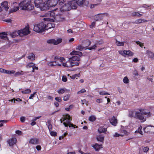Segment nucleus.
Returning a JSON list of instances; mask_svg holds the SVG:
<instances>
[{"instance_id": "nucleus-58", "label": "nucleus", "mask_w": 154, "mask_h": 154, "mask_svg": "<svg viewBox=\"0 0 154 154\" xmlns=\"http://www.w3.org/2000/svg\"><path fill=\"white\" fill-rule=\"evenodd\" d=\"M7 122V120H3L0 121V127L2 126H3V124L2 123V122Z\"/></svg>"}, {"instance_id": "nucleus-22", "label": "nucleus", "mask_w": 154, "mask_h": 154, "mask_svg": "<svg viewBox=\"0 0 154 154\" xmlns=\"http://www.w3.org/2000/svg\"><path fill=\"white\" fill-rule=\"evenodd\" d=\"M69 3L71 5V9H75L77 8L78 4L76 2H73L72 1H70L69 2Z\"/></svg>"}, {"instance_id": "nucleus-34", "label": "nucleus", "mask_w": 154, "mask_h": 154, "mask_svg": "<svg viewBox=\"0 0 154 154\" xmlns=\"http://www.w3.org/2000/svg\"><path fill=\"white\" fill-rule=\"evenodd\" d=\"M148 57L149 58L154 59V54L151 51H148L147 52Z\"/></svg>"}, {"instance_id": "nucleus-13", "label": "nucleus", "mask_w": 154, "mask_h": 154, "mask_svg": "<svg viewBox=\"0 0 154 154\" xmlns=\"http://www.w3.org/2000/svg\"><path fill=\"white\" fill-rule=\"evenodd\" d=\"M71 9V7L69 2L68 3L65 4L60 8L61 11H69Z\"/></svg>"}, {"instance_id": "nucleus-43", "label": "nucleus", "mask_w": 154, "mask_h": 154, "mask_svg": "<svg viewBox=\"0 0 154 154\" xmlns=\"http://www.w3.org/2000/svg\"><path fill=\"white\" fill-rule=\"evenodd\" d=\"M15 72V71L14 70H12L11 71L6 70L5 73L8 74H14Z\"/></svg>"}, {"instance_id": "nucleus-10", "label": "nucleus", "mask_w": 154, "mask_h": 154, "mask_svg": "<svg viewBox=\"0 0 154 154\" xmlns=\"http://www.w3.org/2000/svg\"><path fill=\"white\" fill-rule=\"evenodd\" d=\"M119 52L120 54L125 57L126 56H127L128 57H131L134 54V53L130 50L120 51H119Z\"/></svg>"}, {"instance_id": "nucleus-33", "label": "nucleus", "mask_w": 154, "mask_h": 154, "mask_svg": "<svg viewBox=\"0 0 154 154\" xmlns=\"http://www.w3.org/2000/svg\"><path fill=\"white\" fill-rule=\"evenodd\" d=\"M35 64L34 63L32 62H30L28 63L26 65V67L27 68H30L32 67V68L33 66L35 65Z\"/></svg>"}, {"instance_id": "nucleus-4", "label": "nucleus", "mask_w": 154, "mask_h": 154, "mask_svg": "<svg viewBox=\"0 0 154 154\" xmlns=\"http://www.w3.org/2000/svg\"><path fill=\"white\" fill-rule=\"evenodd\" d=\"M34 3L35 7L39 8L41 11L46 10L45 1L44 0H35Z\"/></svg>"}, {"instance_id": "nucleus-19", "label": "nucleus", "mask_w": 154, "mask_h": 154, "mask_svg": "<svg viewBox=\"0 0 154 154\" xmlns=\"http://www.w3.org/2000/svg\"><path fill=\"white\" fill-rule=\"evenodd\" d=\"M110 123L112 125L116 126L117 123V120L116 118L113 116V117L110 119Z\"/></svg>"}, {"instance_id": "nucleus-11", "label": "nucleus", "mask_w": 154, "mask_h": 154, "mask_svg": "<svg viewBox=\"0 0 154 154\" xmlns=\"http://www.w3.org/2000/svg\"><path fill=\"white\" fill-rule=\"evenodd\" d=\"M29 25L27 24V25L24 29L19 31L20 35H21L22 34L24 35L29 34L30 32V31L29 30Z\"/></svg>"}, {"instance_id": "nucleus-50", "label": "nucleus", "mask_w": 154, "mask_h": 154, "mask_svg": "<svg viewBox=\"0 0 154 154\" xmlns=\"http://www.w3.org/2000/svg\"><path fill=\"white\" fill-rule=\"evenodd\" d=\"M143 152H147L149 150V147L148 146H146L144 147V148L143 149Z\"/></svg>"}, {"instance_id": "nucleus-32", "label": "nucleus", "mask_w": 154, "mask_h": 154, "mask_svg": "<svg viewBox=\"0 0 154 154\" xmlns=\"http://www.w3.org/2000/svg\"><path fill=\"white\" fill-rule=\"evenodd\" d=\"M84 2L85 0H78L76 2L79 6L82 7L84 5Z\"/></svg>"}, {"instance_id": "nucleus-64", "label": "nucleus", "mask_w": 154, "mask_h": 154, "mask_svg": "<svg viewBox=\"0 0 154 154\" xmlns=\"http://www.w3.org/2000/svg\"><path fill=\"white\" fill-rule=\"evenodd\" d=\"M68 126H69V127H74V128H75V125H74L72 124L70 122H69V123L68 124Z\"/></svg>"}, {"instance_id": "nucleus-41", "label": "nucleus", "mask_w": 154, "mask_h": 154, "mask_svg": "<svg viewBox=\"0 0 154 154\" xmlns=\"http://www.w3.org/2000/svg\"><path fill=\"white\" fill-rule=\"evenodd\" d=\"M96 119V117L94 116H91L89 118V120L91 122H93Z\"/></svg>"}, {"instance_id": "nucleus-8", "label": "nucleus", "mask_w": 154, "mask_h": 154, "mask_svg": "<svg viewBox=\"0 0 154 154\" xmlns=\"http://www.w3.org/2000/svg\"><path fill=\"white\" fill-rule=\"evenodd\" d=\"M50 19L48 18H44V20L45 21H49ZM55 26V25L53 23H50L49 22H45V30H48V29L53 28Z\"/></svg>"}, {"instance_id": "nucleus-21", "label": "nucleus", "mask_w": 154, "mask_h": 154, "mask_svg": "<svg viewBox=\"0 0 154 154\" xmlns=\"http://www.w3.org/2000/svg\"><path fill=\"white\" fill-rule=\"evenodd\" d=\"M8 2L7 1H5L1 3V5L2 7L4 8L5 10L7 11L8 9L9 8L8 7Z\"/></svg>"}, {"instance_id": "nucleus-37", "label": "nucleus", "mask_w": 154, "mask_h": 154, "mask_svg": "<svg viewBox=\"0 0 154 154\" xmlns=\"http://www.w3.org/2000/svg\"><path fill=\"white\" fill-rule=\"evenodd\" d=\"M132 15L133 16H137L138 17H140L142 16V14L139 13L137 12H135L132 13Z\"/></svg>"}, {"instance_id": "nucleus-63", "label": "nucleus", "mask_w": 154, "mask_h": 154, "mask_svg": "<svg viewBox=\"0 0 154 154\" xmlns=\"http://www.w3.org/2000/svg\"><path fill=\"white\" fill-rule=\"evenodd\" d=\"M98 5V4H91V5L90 6V8H94L95 6H97Z\"/></svg>"}, {"instance_id": "nucleus-59", "label": "nucleus", "mask_w": 154, "mask_h": 154, "mask_svg": "<svg viewBox=\"0 0 154 154\" xmlns=\"http://www.w3.org/2000/svg\"><path fill=\"white\" fill-rule=\"evenodd\" d=\"M6 71V70L2 68L0 69V72L2 73H5V72Z\"/></svg>"}, {"instance_id": "nucleus-31", "label": "nucleus", "mask_w": 154, "mask_h": 154, "mask_svg": "<svg viewBox=\"0 0 154 154\" xmlns=\"http://www.w3.org/2000/svg\"><path fill=\"white\" fill-rule=\"evenodd\" d=\"M25 73L26 72H23L22 71H20V72H15L14 75L15 77H17L19 76L20 75H24Z\"/></svg>"}, {"instance_id": "nucleus-57", "label": "nucleus", "mask_w": 154, "mask_h": 154, "mask_svg": "<svg viewBox=\"0 0 154 154\" xmlns=\"http://www.w3.org/2000/svg\"><path fill=\"white\" fill-rule=\"evenodd\" d=\"M95 23L94 22H92L91 24L90 25V27L91 28H92L93 27H94L95 26Z\"/></svg>"}, {"instance_id": "nucleus-35", "label": "nucleus", "mask_w": 154, "mask_h": 154, "mask_svg": "<svg viewBox=\"0 0 154 154\" xmlns=\"http://www.w3.org/2000/svg\"><path fill=\"white\" fill-rule=\"evenodd\" d=\"M142 127L141 126H140L138 128L137 130L136 131H135V133H138L141 134V135H143V132L142 131Z\"/></svg>"}, {"instance_id": "nucleus-27", "label": "nucleus", "mask_w": 154, "mask_h": 154, "mask_svg": "<svg viewBox=\"0 0 154 154\" xmlns=\"http://www.w3.org/2000/svg\"><path fill=\"white\" fill-rule=\"evenodd\" d=\"M27 58L32 61H34L35 59V55L33 53H30L28 54Z\"/></svg>"}, {"instance_id": "nucleus-56", "label": "nucleus", "mask_w": 154, "mask_h": 154, "mask_svg": "<svg viewBox=\"0 0 154 154\" xmlns=\"http://www.w3.org/2000/svg\"><path fill=\"white\" fill-rule=\"evenodd\" d=\"M36 148L37 150L39 151L41 150L42 147L41 146H40V145H37L36 146Z\"/></svg>"}, {"instance_id": "nucleus-36", "label": "nucleus", "mask_w": 154, "mask_h": 154, "mask_svg": "<svg viewBox=\"0 0 154 154\" xmlns=\"http://www.w3.org/2000/svg\"><path fill=\"white\" fill-rule=\"evenodd\" d=\"M116 44L118 46H124V42H120L116 40Z\"/></svg>"}, {"instance_id": "nucleus-16", "label": "nucleus", "mask_w": 154, "mask_h": 154, "mask_svg": "<svg viewBox=\"0 0 154 154\" xmlns=\"http://www.w3.org/2000/svg\"><path fill=\"white\" fill-rule=\"evenodd\" d=\"M39 140L36 138H32L30 139L29 143L33 145H36L39 144Z\"/></svg>"}, {"instance_id": "nucleus-60", "label": "nucleus", "mask_w": 154, "mask_h": 154, "mask_svg": "<svg viewBox=\"0 0 154 154\" xmlns=\"http://www.w3.org/2000/svg\"><path fill=\"white\" fill-rule=\"evenodd\" d=\"M36 93V92H34L29 97V99H33L32 98L34 97V95Z\"/></svg>"}, {"instance_id": "nucleus-52", "label": "nucleus", "mask_w": 154, "mask_h": 154, "mask_svg": "<svg viewBox=\"0 0 154 154\" xmlns=\"http://www.w3.org/2000/svg\"><path fill=\"white\" fill-rule=\"evenodd\" d=\"M55 100L57 102H60L62 101V100L60 97H57L55 98Z\"/></svg>"}, {"instance_id": "nucleus-3", "label": "nucleus", "mask_w": 154, "mask_h": 154, "mask_svg": "<svg viewBox=\"0 0 154 154\" xmlns=\"http://www.w3.org/2000/svg\"><path fill=\"white\" fill-rule=\"evenodd\" d=\"M19 6L22 8V9L24 10H30L34 8V6L31 4V2L28 1L26 3V1H23L19 4Z\"/></svg>"}, {"instance_id": "nucleus-1", "label": "nucleus", "mask_w": 154, "mask_h": 154, "mask_svg": "<svg viewBox=\"0 0 154 154\" xmlns=\"http://www.w3.org/2000/svg\"><path fill=\"white\" fill-rule=\"evenodd\" d=\"M70 55H73L65 63H62L64 67L71 68L75 66H78L80 60V57L82 56V53L80 51H73L70 53Z\"/></svg>"}, {"instance_id": "nucleus-44", "label": "nucleus", "mask_w": 154, "mask_h": 154, "mask_svg": "<svg viewBox=\"0 0 154 154\" xmlns=\"http://www.w3.org/2000/svg\"><path fill=\"white\" fill-rule=\"evenodd\" d=\"M70 97L69 94H67L64 96L63 100L64 101H67L69 99Z\"/></svg>"}, {"instance_id": "nucleus-12", "label": "nucleus", "mask_w": 154, "mask_h": 154, "mask_svg": "<svg viewBox=\"0 0 154 154\" xmlns=\"http://www.w3.org/2000/svg\"><path fill=\"white\" fill-rule=\"evenodd\" d=\"M62 42V39L61 38H58L57 40L54 39H50L47 41V43L48 44H53L54 45H57Z\"/></svg>"}, {"instance_id": "nucleus-25", "label": "nucleus", "mask_w": 154, "mask_h": 154, "mask_svg": "<svg viewBox=\"0 0 154 154\" xmlns=\"http://www.w3.org/2000/svg\"><path fill=\"white\" fill-rule=\"evenodd\" d=\"M102 145H99L97 143H96L95 145H93L92 146L96 150H99L100 148H102Z\"/></svg>"}, {"instance_id": "nucleus-48", "label": "nucleus", "mask_w": 154, "mask_h": 154, "mask_svg": "<svg viewBox=\"0 0 154 154\" xmlns=\"http://www.w3.org/2000/svg\"><path fill=\"white\" fill-rule=\"evenodd\" d=\"M86 91L84 88H82L77 92V94H81L86 92Z\"/></svg>"}, {"instance_id": "nucleus-49", "label": "nucleus", "mask_w": 154, "mask_h": 154, "mask_svg": "<svg viewBox=\"0 0 154 154\" xmlns=\"http://www.w3.org/2000/svg\"><path fill=\"white\" fill-rule=\"evenodd\" d=\"M64 0H58L57 1V4H58L59 5H61L63 4Z\"/></svg>"}, {"instance_id": "nucleus-38", "label": "nucleus", "mask_w": 154, "mask_h": 154, "mask_svg": "<svg viewBox=\"0 0 154 154\" xmlns=\"http://www.w3.org/2000/svg\"><path fill=\"white\" fill-rule=\"evenodd\" d=\"M31 92V90L29 89H27L21 91V93L24 94H29Z\"/></svg>"}, {"instance_id": "nucleus-40", "label": "nucleus", "mask_w": 154, "mask_h": 154, "mask_svg": "<svg viewBox=\"0 0 154 154\" xmlns=\"http://www.w3.org/2000/svg\"><path fill=\"white\" fill-rule=\"evenodd\" d=\"M59 94H63L65 92V90L63 88H61L57 91Z\"/></svg>"}, {"instance_id": "nucleus-20", "label": "nucleus", "mask_w": 154, "mask_h": 154, "mask_svg": "<svg viewBox=\"0 0 154 154\" xmlns=\"http://www.w3.org/2000/svg\"><path fill=\"white\" fill-rule=\"evenodd\" d=\"M7 35L6 33L5 32L0 33V38L2 39L8 40V39Z\"/></svg>"}, {"instance_id": "nucleus-42", "label": "nucleus", "mask_w": 154, "mask_h": 154, "mask_svg": "<svg viewBox=\"0 0 154 154\" xmlns=\"http://www.w3.org/2000/svg\"><path fill=\"white\" fill-rule=\"evenodd\" d=\"M47 125H48V129L49 130V131H51L52 130V126L50 122H48V124H47Z\"/></svg>"}, {"instance_id": "nucleus-54", "label": "nucleus", "mask_w": 154, "mask_h": 154, "mask_svg": "<svg viewBox=\"0 0 154 154\" xmlns=\"http://www.w3.org/2000/svg\"><path fill=\"white\" fill-rule=\"evenodd\" d=\"M149 6L148 5H147L146 4H143L142 5V6H141V8H147L148 7H149Z\"/></svg>"}, {"instance_id": "nucleus-2", "label": "nucleus", "mask_w": 154, "mask_h": 154, "mask_svg": "<svg viewBox=\"0 0 154 154\" xmlns=\"http://www.w3.org/2000/svg\"><path fill=\"white\" fill-rule=\"evenodd\" d=\"M138 110L140 112H136L134 118L141 120V122H144L146 120L143 115H146L149 116L151 115V114L150 112L149 111H147L146 109H139Z\"/></svg>"}, {"instance_id": "nucleus-46", "label": "nucleus", "mask_w": 154, "mask_h": 154, "mask_svg": "<svg viewBox=\"0 0 154 154\" xmlns=\"http://www.w3.org/2000/svg\"><path fill=\"white\" fill-rule=\"evenodd\" d=\"M50 132V134L52 136L56 137L57 136V133L53 131H49Z\"/></svg>"}, {"instance_id": "nucleus-30", "label": "nucleus", "mask_w": 154, "mask_h": 154, "mask_svg": "<svg viewBox=\"0 0 154 154\" xmlns=\"http://www.w3.org/2000/svg\"><path fill=\"white\" fill-rule=\"evenodd\" d=\"M147 20L143 19H139L136 20L135 21V23L136 24H139L141 23L147 22Z\"/></svg>"}, {"instance_id": "nucleus-47", "label": "nucleus", "mask_w": 154, "mask_h": 154, "mask_svg": "<svg viewBox=\"0 0 154 154\" xmlns=\"http://www.w3.org/2000/svg\"><path fill=\"white\" fill-rule=\"evenodd\" d=\"M99 94L101 95H109L110 94H109L107 92H105V91H102L99 92Z\"/></svg>"}, {"instance_id": "nucleus-5", "label": "nucleus", "mask_w": 154, "mask_h": 154, "mask_svg": "<svg viewBox=\"0 0 154 154\" xmlns=\"http://www.w3.org/2000/svg\"><path fill=\"white\" fill-rule=\"evenodd\" d=\"M45 22H42L35 25L33 30L37 32H42L45 30Z\"/></svg>"}, {"instance_id": "nucleus-29", "label": "nucleus", "mask_w": 154, "mask_h": 154, "mask_svg": "<svg viewBox=\"0 0 154 154\" xmlns=\"http://www.w3.org/2000/svg\"><path fill=\"white\" fill-rule=\"evenodd\" d=\"M18 35H20L19 31H15L11 34V35L12 38H14L16 36H18Z\"/></svg>"}, {"instance_id": "nucleus-53", "label": "nucleus", "mask_w": 154, "mask_h": 154, "mask_svg": "<svg viewBox=\"0 0 154 154\" xmlns=\"http://www.w3.org/2000/svg\"><path fill=\"white\" fill-rule=\"evenodd\" d=\"M94 20L96 21L99 20L100 19L99 18V15L95 16L94 17Z\"/></svg>"}, {"instance_id": "nucleus-17", "label": "nucleus", "mask_w": 154, "mask_h": 154, "mask_svg": "<svg viewBox=\"0 0 154 154\" xmlns=\"http://www.w3.org/2000/svg\"><path fill=\"white\" fill-rule=\"evenodd\" d=\"M17 139L14 138H12L11 139H9L8 142L9 146H13L14 144H15L17 142Z\"/></svg>"}, {"instance_id": "nucleus-14", "label": "nucleus", "mask_w": 154, "mask_h": 154, "mask_svg": "<svg viewBox=\"0 0 154 154\" xmlns=\"http://www.w3.org/2000/svg\"><path fill=\"white\" fill-rule=\"evenodd\" d=\"M145 132L148 134L154 133V127H147L143 128Z\"/></svg>"}, {"instance_id": "nucleus-51", "label": "nucleus", "mask_w": 154, "mask_h": 154, "mask_svg": "<svg viewBox=\"0 0 154 154\" xmlns=\"http://www.w3.org/2000/svg\"><path fill=\"white\" fill-rule=\"evenodd\" d=\"M67 78L65 76H63L62 78V80L63 82H66L67 81Z\"/></svg>"}, {"instance_id": "nucleus-24", "label": "nucleus", "mask_w": 154, "mask_h": 154, "mask_svg": "<svg viewBox=\"0 0 154 154\" xmlns=\"http://www.w3.org/2000/svg\"><path fill=\"white\" fill-rule=\"evenodd\" d=\"M136 112L134 110H130L129 111L128 116L131 118L134 117V118L135 113Z\"/></svg>"}, {"instance_id": "nucleus-26", "label": "nucleus", "mask_w": 154, "mask_h": 154, "mask_svg": "<svg viewBox=\"0 0 154 154\" xmlns=\"http://www.w3.org/2000/svg\"><path fill=\"white\" fill-rule=\"evenodd\" d=\"M54 60H56L57 62L59 61L60 62L61 64L63 62V61L65 59L63 57H59L56 56L54 57Z\"/></svg>"}, {"instance_id": "nucleus-61", "label": "nucleus", "mask_w": 154, "mask_h": 154, "mask_svg": "<svg viewBox=\"0 0 154 154\" xmlns=\"http://www.w3.org/2000/svg\"><path fill=\"white\" fill-rule=\"evenodd\" d=\"M16 133L19 135H21L22 134V132L19 130L16 131Z\"/></svg>"}, {"instance_id": "nucleus-39", "label": "nucleus", "mask_w": 154, "mask_h": 154, "mask_svg": "<svg viewBox=\"0 0 154 154\" xmlns=\"http://www.w3.org/2000/svg\"><path fill=\"white\" fill-rule=\"evenodd\" d=\"M76 49L78 50L81 51H82L83 49H85V48L84 46H82V45H78L76 48Z\"/></svg>"}, {"instance_id": "nucleus-6", "label": "nucleus", "mask_w": 154, "mask_h": 154, "mask_svg": "<svg viewBox=\"0 0 154 154\" xmlns=\"http://www.w3.org/2000/svg\"><path fill=\"white\" fill-rule=\"evenodd\" d=\"M91 42L88 39L85 40L83 43V45L84 46L85 49H88L90 50H91L93 49H95L96 48H97V46L96 45H94L92 46L88 47L91 45Z\"/></svg>"}, {"instance_id": "nucleus-62", "label": "nucleus", "mask_w": 154, "mask_h": 154, "mask_svg": "<svg viewBox=\"0 0 154 154\" xmlns=\"http://www.w3.org/2000/svg\"><path fill=\"white\" fill-rule=\"evenodd\" d=\"M20 120L21 122H23L25 120V118L24 117H22L20 118Z\"/></svg>"}, {"instance_id": "nucleus-45", "label": "nucleus", "mask_w": 154, "mask_h": 154, "mask_svg": "<svg viewBox=\"0 0 154 154\" xmlns=\"http://www.w3.org/2000/svg\"><path fill=\"white\" fill-rule=\"evenodd\" d=\"M123 82L126 84H127L128 83L129 80L127 77L125 76L124 78Z\"/></svg>"}, {"instance_id": "nucleus-18", "label": "nucleus", "mask_w": 154, "mask_h": 154, "mask_svg": "<svg viewBox=\"0 0 154 154\" xmlns=\"http://www.w3.org/2000/svg\"><path fill=\"white\" fill-rule=\"evenodd\" d=\"M48 65L50 66H61V64L59 63V62H57V61H51L48 64Z\"/></svg>"}, {"instance_id": "nucleus-7", "label": "nucleus", "mask_w": 154, "mask_h": 154, "mask_svg": "<svg viewBox=\"0 0 154 154\" xmlns=\"http://www.w3.org/2000/svg\"><path fill=\"white\" fill-rule=\"evenodd\" d=\"M57 0H48L45 1L46 10H48L50 7L54 6L57 4Z\"/></svg>"}, {"instance_id": "nucleus-9", "label": "nucleus", "mask_w": 154, "mask_h": 154, "mask_svg": "<svg viewBox=\"0 0 154 154\" xmlns=\"http://www.w3.org/2000/svg\"><path fill=\"white\" fill-rule=\"evenodd\" d=\"M63 121L66 122H63V125L65 127H67L68 126V124L69 123V122L72 120V118L68 114H66L63 116L62 118Z\"/></svg>"}, {"instance_id": "nucleus-55", "label": "nucleus", "mask_w": 154, "mask_h": 154, "mask_svg": "<svg viewBox=\"0 0 154 154\" xmlns=\"http://www.w3.org/2000/svg\"><path fill=\"white\" fill-rule=\"evenodd\" d=\"M19 7L18 6L14 7L13 9V12H15L19 10Z\"/></svg>"}, {"instance_id": "nucleus-28", "label": "nucleus", "mask_w": 154, "mask_h": 154, "mask_svg": "<svg viewBox=\"0 0 154 154\" xmlns=\"http://www.w3.org/2000/svg\"><path fill=\"white\" fill-rule=\"evenodd\" d=\"M107 130V128H105L103 127L102 126L100 127L98 130V131L100 133H101L102 132H106Z\"/></svg>"}, {"instance_id": "nucleus-23", "label": "nucleus", "mask_w": 154, "mask_h": 154, "mask_svg": "<svg viewBox=\"0 0 154 154\" xmlns=\"http://www.w3.org/2000/svg\"><path fill=\"white\" fill-rule=\"evenodd\" d=\"M97 139L98 141L103 143L104 141V137L102 135H99L97 136Z\"/></svg>"}, {"instance_id": "nucleus-15", "label": "nucleus", "mask_w": 154, "mask_h": 154, "mask_svg": "<svg viewBox=\"0 0 154 154\" xmlns=\"http://www.w3.org/2000/svg\"><path fill=\"white\" fill-rule=\"evenodd\" d=\"M58 10L57 8L55 9L54 10H52L49 12L48 15L50 17L54 18L58 14V13L57 12V10Z\"/></svg>"}]
</instances>
